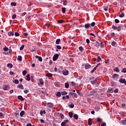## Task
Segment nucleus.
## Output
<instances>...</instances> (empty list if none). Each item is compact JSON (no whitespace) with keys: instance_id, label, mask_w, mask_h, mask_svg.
<instances>
[{"instance_id":"1","label":"nucleus","mask_w":126,"mask_h":126,"mask_svg":"<svg viewBox=\"0 0 126 126\" xmlns=\"http://www.w3.org/2000/svg\"><path fill=\"white\" fill-rule=\"evenodd\" d=\"M59 56H60V55L58 54H56L55 55H54L53 58V61H54V62H56V60H58Z\"/></svg>"},{"instance_id":"2","label":"nucleus","mask_w":126,"mask_h":126,"mask_svg":"<svg viewBox=\"0 0 126 126\" xmlns=\"http://www.w3.org/2000/svg\"><path fill=\"white\" fill-rule=\"evenodd\" d=\"M47 107L48 108H49V109H53V108L54 107V104L51 102H48Z\"/></svg>"},{"instance_id":"3","label":"nucleus","mask_w":126,"mask_h":126,"mask_svg":"<svg viewBox=\"0 0 126 126\" xmlns=\"http://www.w3.org/2000/svg\"><path fill=\"white\" fill-rule=\"evenodd\" d=\"M91 26V24L89 23H87L85 25V28L86 29H89L90 28V27Z\"/></svg>"},{"instance_id":"4","label":"nucleus","mask_w":126,"mask_h":126,"mask_svg":"<svg viewBox=\"0 0 126 126\" xmlns=\"http://www.w3.org/2000/svg\"><path fill=\"white\" fill-rule=\"evenodd\" d=\"M63 75H68V71L67 70H64L63 71Z\"/></svg>"},{"instance_id":"5","label":"nucleus","mask_w":126,"mask_h":126,"mask_svg":"<svg viewBox=\"0 0 126 126\" xmlns=\"http://www.w3.org/2000/svg\"><path fill=\"white\" fill-rule=\"evenodd\" d=\"M107 92L108 93H114V88L111 89H108V90L107 91Z\"/></svg>"},{"instance_id":"6","label":"nucleus","mask_w":126,"mask_h":126,"mask_svg":"<svg viewBox=\"0 0 126 126\" xmlns=\"http://www.w3.org/2000/svg\"><path fill=\"white\" fill-rule=\"evenodd\" d=\"M119 82H120V83H126V79H124V78H121L119 80Z\"/></svg>"},{"instance_id":"7","label":"nucleus","mask_w":126,"mask_h":126,"mask_svg":"<svg viewBox=\"0 0 126 126\" xmlns=\"http://www.w3.org/2000/svg\"><path fill=\"white\" fill-rule=\"evenodd\" d=\"M38 81L40 82V84H41V85H44V80H43V79H39Z\"/></svg>"},{"instance_id":"8","label":"nucleus","mask_w":126,"mask_h":126,"mask_svg":"<svg viewBox=\"0 0 126 126\" xmlns=\"http://www.w3.org/2000/svg\"><path fill=\"white\" fill-rule=\"evenodd\" d=\"M95 93H96V92L94 90H93L90 92V96H93V95L95 94Z\"/></svg>"},{"instance_id":"9","label":"nucleus","mask_w":126,"mask_h":126,"mask_svg":"<svg viewBox=\"0 0 126 126\" xmlns=\"http://www.w3.org/2000/svg\"><path fill=\"white\" fill-rule=\"evenodd\" d=\"M7 66L8 68H12L13 65H12V63H9L7 64Z\"/></svg>"},{"instance_id":"10","label":"nucleus","mask_w":126,"mask_h":126,"mask_svg":"<svg viewBox=\"0 0 126 126\" xmlns=\"http://www.w3.org/2000/svg\"><path fill=\"white\" fill-rule=\"evenodd\" d=\"M85 68L86 69H87V68H90L91 67V65L88 63H86L85 64Z\"/></svg>"},{"instance_id":"11","label":"nucleus","mask_w":126,"mask_h":126,"mask_svg":"<svg viewBox=\"0 0 126 126\" xmlns=\"http://www.w3.org/2000/svg\"><path fill=\"white\" fill-rule=\"evenodd\" d=\"M35 58H36V59H38L39 62H42V61H43L42 57H41L40 56H36Z\"/></svg>"},{"instance_id":"12","label":"nucleus","mask_w":126,"mask_h":126,"mask_svg":"<svg viewBox=\"0 0 126 126\" xmlns=\"http://www.w3.org/2000/svg\"><path fill=\"white\" fill-rule=\"evenodd\" d=\"M8 36L11 37V36H14V33H13V32H8Z\"/></svg>"},{"instance_id":"13","label":"nucleus","mask_w":126,"mask_h":126,"mask_svg":"<svg viewBox=\"0 0 126 126\" xmlns=\"http://www.w3.org/2000/svg\"><path fill=\"white\" fill-rule=\"evenodd\" d=\"M17 87L19 88V89L23 90L24 88L23 87V85L22 84H19L17 86Z\"/></svg>"},{"instance_id":"14","label":"nucleus","mask_w":126,"mask_h":126,"mask_svg":"<svg viewBox=\"0 0 126 126\" xmlns=\"http://www.w3.org/2000/svg\"><path fill=\"white\" fill-rule=\"evenodd\" d=\"M18 99L19 100H20V101H24V99L23 98V97H22V96L21 95H18Z\"/></svg>"},{"instance_id":"15","label":"nucleus","mask_w":126,"mask_h":126,"mask_svg":"<svg viewBox=\"0 0 126 126\" xmlns=\"http://www.w3.org/2000/svg\"><path fill=\"white\" fill-rule=\"evenodd\" d=\"M97 80H98V78H96L94 80L91 81V83H92V84H94V83H96V82H97Z\"/></svg>"},{"instance_id":"16","label":"nucleus","mask_w":126,"mask_h":126,"mask_svg":"<svg viewBox=\"0 0 126 126\" xmlns=\"http://www.w3.org/2000/svg\"><path fill=\"white\" fill-rule=\"evenodd\" d=\"M89 126H91L92 125V119L90 118L88 120Z\"/></svg>"},{"instance_id":"17","label":"nucleus","mask_w":126,"mask_h":126,"mask_svg":"<svg viewBox=\"0 0 126 126\" xmlns=\"http://www.w3.org/2000/svg\"><path fill=\"white\" fill-rule=\"evenodd\" d=\"M20 117H23V116H24V115H25V111H22L21 112V113H20Z\"/></svg>"},{"instance_id":"18","label":"nucleus","mask_w":126,"mask_h":126,"mask_svg":"<svg viewBox=\"0 0 126 126\" xmlns=\"http://www.w3.org/2000/svg\"><path fill=\"white\" fill-rule=\"evenodd\" d=\"M56 96L57 97H61L62 96V93H61V92H58L57 93Z\"/></svg>"},{"instance_id":"19","label":"nucleus","mask_w":126,"mask_h":126,"mask_svg":"<svg viewBox=\"0 0 126 126\" xmlns=\"http://www.w3.org/2000/svg\"><path fill=\"white\" fill-rule=\"evenodd\" d=\"M68 116L69 118L71 119V118H72V117L73 116V113L71 112H70L68 113Z\"/></svg>"},{"instance_id":"20","label":"nucleus","mask_w":126,"mask_h":126,"mask_svg":"<svg viewBox=\"0 0 126 126\" xmlns=\"http://www.w3.org/2000/svg\"><path fill=\"white\" fill-rule=\"evenodd\" d=\"M60 43H61V39H57L56 40V44H57V45H59Z\"/></svg>"},{"instance_id":"21","label":"nucleus","mask_w":126,"mask_h":126,"mask_svg":"<svg viewBox=\"0 0 126 126\" xmlns=\"http://www.w3.org/2000/svg\"><path fill=\"white\" fill-rule=\"evenodd\" d=\"M47 77H52L53 76V74L51 73H47L46 75Z\"/></svg>"},{"instance_id":"22","label":"nucleus","mask_w":126,"mask_h":126,"mask_svg":"<svg viewBox=\"0 0 126 126\" xmlns=\"http://www.w3.org/2000/svg\"><path fill=\"white\" fill-rule=\"evenodd\" d=\"M73 118L75 120H78V115L77 114H74L73 115Z\"/></svg>"},{"instance_id":"23","label":"nucleus","mask_w":126,"mask_h":126,"mask_svg":"<svg viewBox=\"0 0 126 126\" xmlns=\"http://www.w3.org/2000/svg\"><path fill=\"white\" fill-rule=\"evenodd\" d=\"M119 17H120V18H123V17H125V13H122L121 14H120Z\"/></svg>"},{"instance_id":"24","label":"nucleus","mask_w":126,"mask_h":126,"mask_svg":"<svg viewBox=\"0 0 126 126\" xmlns=\"http://www.w3.org/2000/svg\"><path fill=\"white\" fill-rule=\"evenodd\" d=\"M17 60L18 61L21 62V61H22V57L21 56H18Z\"/></svg>"},{"instance_id":"25","label":"nucleus","mask_w":126,"mask_h":126,"mask_svg":"<svg viewBox=\"0 0 126 126\" xmlns=\"http://www.w3.org/2000/svg\"><path fill=\"white\" fill-rule=\"evenodd\" d=\"M66 8L65 7H62V11L63 12V13H65V10H66Z\"/></svg>"},{"instance_id":"26","label":"nucleus","mask_w":126,"mask_h":126,"mask_svg":"<svg viewBox=\"0 0 126 126\" xmlns=\"http://www.w3.org/2000/svg\"><path fill=\"white\" fill-rule=\"evenodd\" d=\"M3 90L5 91H7L8 90V86H5L3 88Z\"/></svg>"},{"instance_id":"27","label":"nucleus","mask_w":126,"mask_h":126,"mask_svg":"<svg viewBox=\"0 0 126 126\" xmlns=\"http://www.w3.org/2000/svg\"><path fill=\"white\" fill-rule=\"evenodd\" d=\"M27 79L26 80H27V81H29L30 80V74H28L27 76Z\"/></svg>"},{"instance_id":"28","label":"nucleus","mask_w":126,"mask_h":126,"mask_svg":"<svg viewBox=\"0 0 126 126\" xmlns=\"http://www.w3.org/2000/svg\"><path fill=\"white\" fill-rule=\"evenodd\" d=\"M14 83H15V84H18V83H19V81H18V80L17 79H15L13 81Z\"/></svg>"},{"instance_id":"29","label":"nucleus","mask_w":126,"mask_h":126,"mask_svg":"<svg viewBox=\"0 0 126 126\" xmlns=\"http://www.w3.org/2000/svg\"><path fill=\"white\" fill-rule=\"evenodd\" d=\"M97 123H102V119L100 118H97Z\"/></svg>"},{"instance_id":"30","label":"nucleus","mask_w":126,"mask_h":126,"mask_svg":"<svg viewBox=\"0 0 126 126\" xmlns=\"http://www.w3.org/2000/svg\"><path fill=\"white\" fill-rule=\"evenodd\" d=\"M79 51H80V52H83V50H84V49L83 48V47L82 46H80L79 47Z\"/></svg>"},{"instance_id":"31","label":"nucleus","mask_w":126,"mask_h":126,"mask_svg":"<svg viewBox=\"0 0 126 126\" xmlns=\"http://www.w3.org/2000/svg\"><path fill=\"white\" fill-rule=\"evenodd\" d=\"M61 94L62 95V96H63L64 95H66V94H67V92L64 91V92H62L61 93Z\"/></svg>"},{"instance_id":"32","label":"nucleus","mask_w":126,"mask_h":126,"mask_svg":"<svg viewBox=\"0 0 126 126\" xmlns=\"http://www.w3.org/2000/svg\"><path fill=\"white\" fill-rule=\"evenodd\" d=\"M121 123L122 124L123 126H126V122L124 120H122Z\"/></svg>"},{"instance_id":"33","label":"nucleus","mask_w":126,"mask_h":126,"mask_svg":"<svg viewBox=\"0 0 126 126\" xmlns=\"http://www.w3.org/2000/svg\"><path fill=\"white\" fill-rule=\"evenodd\" d=\"M60 117H61V119H62V120H63V119H64V115H63V114L62 113H60Z\"/></svg>"},{"instance_id":"34","label":"nucleus","mask_w":126,"mask_h":126,"mask_svg":"<svg viewBox=\"0 0 126 126\" xmlns=\"http://www.w3.org/2000/svg\"><path fill=\"white\" fill-rule=\"evenodd\" d=\"M118 76H119V74H114L113 76H112V78H116V77H118Z\"/></svg>"},{"instance_id":"35","label":"nucleus","mask_w":126,"mask_h":126,"mask_svg":"<svg viewBox=\"0 0 126 126\" xmlns=\"http://www.w3.org/2000/svg\"><path fill=\"white\" fill-rule=\"evenodd\" d=\"M22 73H23V75L24 76H25V75H26V73H27V70H24V71H23Z\"/></svg>"},{"instance_id":"36","label":"nucleus","mask_w":126,"mask_h":126,"mask_svg":"<svg viewBox=\"0 0 126 126\" xmlns=\"http://www.w3.org/2000/svg\"><path fill=\"white\" fill-rule=\"evenodd\" d=\"M65 88H68V87H69V84H68V83H65Z\"/></svg>"},{"instance_id":"37","label":"nucleus","mask_w":126,"mask_h":126,"mask_svg":"<svg viewBox=\"0 0 126 126\" xmlns=\"http://www.w3.org/2000/svg\"><path fill=\"white\" fill-rule=\"evenodd\" d=\"M121 30H122V27H121V26L117 27V31L120 32V31H121Z\"/></svg>"},{"instance_id":"38","label":"nucleus","mask_w":126,"mask_h":126,"mask_svg":"<svg viewBox=\"0 0 126 126\" xmlns=\"http://www.w3.org/2000/svg\"><path fill=\"white\" fill-rule=\"evenodd\" d=\"M117 44V42L115 41H113L111 43L112 46H113V47H115V46H116V44Z\"/></svg>"},{"instance_id":"39","label":"nucleus","mask_w":126,"mask_h":126,"mask_svg":"<svg viewBox=\"0 0 126 126\" xmlns=\"http://www.w3.org/2000/svg\"><path fill=\"white\" fill-rule=\"evenodd\" d=\"M11 5H12V6H16V3L12 2L11 3Z\"/></svg>"},{"instance_id":"40","label":"nucleus","mask_w":126,"mask_h":126,"mask_svg":"<svg viewBox=\"0 0 126 126\" xmlns=\"http://www.w3.org/2000/svg\"><path fill=\"white\" fill-rule=\"evenodd\" d=\"M121 72H123L124 73H126V68H123V69L121 70Z\"/></svg>"},{"instance_id":"41","label":"nucleus","mask_w":126,"mask_h":126,"mask_svg":"<svg viewBox=\"0 0 126 126\" xmlns=\"http://www.w3.org/2000/svg\"><path fill=\"white\" fill-rule=\"evenodd\" d=\"M105 47V44H104L103 42L100 43V48H104Z\"/></svg>"},{"instance_id":"42","label":"nucleus","mask_w":126,"mask_h":126,"mask_svg":"<svg viewBox=\"0 0 126 126\" xmlns=\"http://www.w3.org/2000/svg\"><path fill=\"white\" fill-rule=\"evenodd\" d=\"M63 122L66 125V124H67V123H69V120L66 119V120H64Z\"/></svg>"},{"instance_id":"43","label":"nucleus","mask_w":126,"mask_h":126,"mask_svg":"<svg viewBox=\"0 0 126 126\" xmlns=\"http://www.w3.org/2000/svg\"><path fill=\"white\" fill-rule=\"evenodd\" d=\"M3 50L4 52H7V51H8V48L5 47L4 48H3Z\"/></svg>"},{"instance_id":"44","label":"nucleus","mask_w":126,"mask_h":126,"mask_svg":"<svg viewBox=\"0 0 126 126\" xmlns=\"http://www.w3.org/2000/svg\"><path fill=\"white\" fill-rule=\"evenodd\" d=\"M116 72H120V69H119V67H116L114 70Z\"/></svg>"},{"instance_id":"45","label":"nucleus","mask_w":126,"mask_h":126,"mask_svg":"<svg viewBox=\"0 0 126 126\" xmlns=\"http://www.w3.org/2000/svg\"><path fill=\"white\" fill-rule=\"evenodd\" d=\"M101 57L98 56L97 57V63H99V62H100L101 61Z\"/></svg>"},{"instance_id":"46","label":"nucleus","mask_w":126,"mask_h":126,"mask_svg":"<svg viewBox=\"0 0 126 126\" xmlns=\"http://www.w3.org/2000/svg\"><path fill=\"white\" fill-rule=\"evenodd\" d=\"M25 47V45H23L20 48V51H22L24 49V47Z\"/></svg>"},{"instance_id":"47","label":"nucleus","mask_w":126,"mask_h":126,"mask_svg":"<svg viewBox=\"0 0 126 126\" xmlns=\"http://www.w3.org/2000/svg\"><path fill=\"white\" fill-rule=\"evenodd\" d=\"M56 48H57V49H58V50H61L62 49V47L60 45H57Z\"/></svg>"},{"instance_id":"48","label":"nucleus","mask_w":126,"mask_h":126,"mask_svg":"<svg viewBox=\"0 0 126 126\" xmlns=\"http://www.w3.org/2000/svg\"><path fill=\"white\" fill-rule=\"evenodd\" d=\"M69 107L71 108V109L74 108V104H70Z\"/></svg>"},{"instance_id":"49","label":"nucleus","mask_w":126,"mask_h":126,"mask_svg":"<svg viewBox=\"0 0 126 126\" xmlns=\"http://www.w3.org/2000/svg\"><path fill=\"white\" fill-rule=\"evenodd\" d=\"M63 5H67V0H65L63 2Z\"/></svg>"},{"instance_id":"50","label":"nucleus","mask_w":126,"mask_h":126,"mask_svg":"<svg viewBox=\"0 0 126 126\" xmlns=\"http://www.w3.org/2000/svg\"><path fill=\"white\" fill-rule=\"evenodd\" d=\"M95 22H93L91 23V26L92 27H94V26H95Z\"/></svg>"},{"instance_id":"51","label":"nucleus","mask_w":126,"mask_h":126,"mask_svg":"<svg viewBox=\"0 0 126 126\" xmlns=\"http://www.w3.org/2000/svg\"><path fill=\"white\" fill-rule=\"evenodd\" d=\"M15 35L16 36V37H19V33L17 32H15Z\"/></svg>"},{"instance_id":"52","label":"nucleus","mask_w":126,"mask_h":126,"mask_svg":"<svg viewBox=\"0 0 126 126\" xmlns=\"http://www.w3.org/2000/svg\"><path fill=\"white\" fill-rule=\"evenodd\" d=\"M24 92L25 94H27L28 93H29V90H26L24 91Z\"/></svg>"},{"instance_id":"53","label":"nucleus","mask_w":126,"mask_h":126,"mask_svg":"<svg viewBox=\"0 0 126 126\" xmlns=\"http://www.w3.org/2000/svg\"><path fill=\"white\" fill-rule=\"evenodd\" d=\"M77 93H78V95H79L80 96H82V93H80V92H79V91H77Z\"/></svg>"},{"instance_id":"54","label":"nucleus","mask_w":126,"mask_h":126,"mask_svg":"<svg viewBox=\"0 0 126 126\" xmlns=\"http://www.w3.org/2000/svg\"><path fill=\"white\" fill-rule=\"evenodd\" d=\"M12 19H15L16 18V14L13 15L12 16Z\"/></svg>"},{"instance_id":"55","label":"nucleus","mask_w":126,"mask_h":126,"mask_svg":"<svg viewBox=\"0 0 126 126\" xmlns=\"http://www.w3.org/2000/svg\"><path fill=\"white\" fill-rule=\"evenodd\" d=\"M112 29H114V30H116V29H117L118 27L113 25L112 27Z\"/></svg>"},{"instance_id":"56","label":"nucleus","mask_w":126,"mask_h":126,"mask_svg":"<svg viewBox=\"0 0 126 126\" xmlns=\"http://www.w3.org/2000/svg\"><path fill=\"white\" fill-rule=\"evenodd\" d=\"M61 126H66V124H65V123H64V122H63L61 123Z\"/></svg>"},{"instance_id":"57","label":"nucleus","mask_w":126,"mask_h":126,"mask_svg":"<svg viewBox=\"0 0 126 126\" xmlns=\"http://www.w3.org/2000/svg\"><path fill=\"white\" fill-rule=\"evenodd\" d=\"M63 22H64V21L63 20H60L58 21V23H63Z\"/></svg>"},{"instance_id":"58","label":"nucleus","mask_w":126,"mask_h":126,"mask_svg":"<svg viewBox=\"0 0 126 126\" xmlns=\"http://www.w3.org/2000/svg\"><path fill=\"white\" fill-rule=\"evenodd\" d=\"M115 23H120V20H119V19H115Z\"/></svg>"},{"instance_id":"59","label":"nucleus","mask_w":126,"mask_h":126,"mask_svg":"<svg viewBox=\"0 0 126 126\" xmlns=\"http://www.w3.org/2000/svg\"><path fill=\"white\" fill-rule=\"evenodd\" d=\"M86 41L87 44L90 43V40H89V39H88V38L86 39Z\"/></svg>"},{"instance_id":"60","label":"nucleus","mask_w":126,"mask_h":126,"mask_svg":"<svg viewBox=\"0 0 126 126\" xmlns=\"http://www.w3.org/2000/svg\"><path fill=\"white\" fill-rule=\"evenodd\" d=\"M27 14V13H26V12L23 13L22 14V16L23 17V16H25V15H26Z\"/></svg>"},{"instance_id":"61","label":"nucleus","mask_w":126,"mask_h":126,"mask_svg":"<svg viewBox=\"0 0 126 126\" xmlns=\"http://www.w3.org/2000/svg\"><path fill=\"white\" fill-rule=\"evenodd\" d=\"M111 36L112 37V38L114 37L115 36V32L111 33Z\"/></svg>"},{"instance_id":"62","label":"nucleus","mask_w":126,"mask_h":126,"mask_svg":"<svg viewBox=\"0 0 126 126\" xmlns=\"http://www.w3.org/2000/svg\"><path fill=\"white\" fill-rule=\"evenodd\" d=\"M107 126V125L106 124V123H105V122H103L101 125V126Z\"/></svg>"},{"instance_id":"63","label":"nucleus","mask_w":126,"mask_h":126,"mask_svg":"<svg viewBox=\"0 0 126 126\" xmlns=\"http://www.w3.org/2000/svg\"><path fill=\"white\" fill-rule=\"evenodd\" d=\"M118 92H119V89H115L114 91V93H118Z\"/></svg>"},{"instance_id":"64","label":"nucleus","mask_w":126,"mask_h":126,"mask_svg":"<svg viewBox=\"0 0 126 126\" xmlns=\"http://www.w3.org/2000/svg\"><path fill=\"white\" fill-rule=\"evenodd\" d=\"M23 35H24V36H28V33H27V32H24L23 33Z\"/></svg>"}]
</instances>
